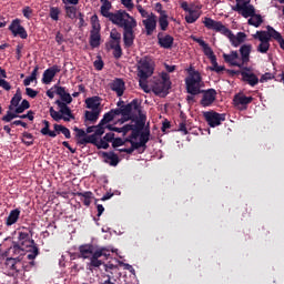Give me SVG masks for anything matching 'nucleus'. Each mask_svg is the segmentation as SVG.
<instances>
[{
  "label": "nucleus",
  "instance_id": "obj_1",
  "mask_svg": "<svg viewBox=\"0 0 284 284\" xmlns=\"http://www.w3.org/2000/svg\"><path fill=\"white\" fill-rule=\"evenodd\" d=\"M102 6L100 12L102 17L109 19L111 23L123 28V42L125 48H132L134 45V28H136V20L125 10H118L114 13L110 12L112 10V2L110 0H100Z\"/></svg>",
  "mask_w": 284,
  "mask_h": 284
},
{
  "label": "nucleus",
  "instance_id": "obj_2",
  "mask_svg": "<svg viewBox=\"0 0 284 284\" xmlns=\"http://www.w3.org/2000/svg\"><path fill=\"white\" fill-rule=\"evenodd\" d=\"M203 23L207 30H213L214 32H220L224 37H227L233 48H239L242 43H245V39H247V34L245 32H237L236 36L224 26L223 22L216 21L212 18L205 17Z\"/></svg>",
  "mask_w": 284,
  "mask_h": 284
},
{
  "label": "nucleus",
  "instance_id": "obj_3",
  "mask_svg": "<svg viewBox=\"0 0 284 284\" xmlns=\"http://www.w3.org/2000/svg\"><path fill=\"white\" fill-rule=\"evenodd\" d=\"M55 105H58L59 111H55L53 106L49 109V114L53 121H64L65 123H70V121H74L75 116L74 113H72V109L68 106L64 102H61V100L55 101Z\"/></svg>",
  "mask_w": 284,
  "mask_h": 284
},
{
  "label": "nucleus",
  "instance_id": "obj_4",
  "mask_svg": "<svg viewBox=\"0 0 284 284\" xmlns=\"http://www.w3.org/2000/svg\"><path fill=\"white\" fill-rule=\"evenodd\" d=\"M111 114L114 116H126L125 121H134V114L132 112H138L141 114V103L139 102V99H133L130 103L122 105L118 109H112Z\"/></svg>",
  "mask_w": 284,
  "mask_h": 284
},
{
  "label": "nucleus",
  "instance_id": "obj_5",
  "mask_svg": "<svg viewBox=\"0 0 284 284\" xmlns=\"http://www.w3.org/2000/svg\"><path fill=\"white\" fill-rule=\"evenodd\" d=\"M172 89V81L170 80V73L162 72L161 78L156 80L152 87V92L158 97H168Z\"/></svg>",
  "mask_w": 284,
  "mask_h": 284
},
{
  "label": "nucleus",
  "instance_id": "obj_6",
  "mask_svg": "<svg viewBox=\"0 0 284 284\" xmlns=\"http://www.w3.org/2000/svg\"><path fill=\"white\" fill-rule=\"evenodd\" d=\"M154 60L152 57L145 55L138 61V77L139 79H150L154 74Z\"/></svg>",
  "mask_w": 284,
  "mask_h": 284
},
{
  "label": "nucleus",
  "instance_id": "obj_7",
  "mask_svg": "<svg viewBox=\"0 0 284 284\" xmlns=\"http://www.w3.org/2000/svg\"><path fill=\"white\" fill-rule=\"evenodd\" d=\"M186 83V92L192 94V97H196V94H201V73L199 71H193L190 73V77L185 79Z\"/></svg>",
  "mask_w": 284,
  "mask_h": 284
},
{
  "label": "nucleus",
  "instance_id": "obj_8",
  "mask_svg": "<svg viewBox=\"0 0 284 284\" xmlns=\"http://www.w3.org/2000/svg\"><path fill=\"white\" fill-rule=\"evenodd\" d=\"M102 256L105 258V261H108V258H110V250L106 247L97 248L90 257V266L101 267V265H103V261L100 260Z\"/></svg>",
  "mask_w": 284,
  "mask_h": 284
},
{
  "label": "nucleus",
  "instance_id": "obj_9",
  "mask_svg": "<svg viewBox=\"0 0 284 284\" xmlns=\"http://www.w3.org/2000/svg\"><path fill=\"white\" fill-rule=\"evenodd\" d=\"M225 113H219L216 111L204 112V119L210 128H217L223 121H225Z\"/></svg>",
  "mask_w": 284,
  "mask_h": 284
},
{
  "label": "nucleus",
  "instance_id": "obj_10",
  "mask_svg": "<svg viewBox=\"0 0 284 284\" xmlns=\"http://www.w3.org/2000/svg\"><path fill=\"white\" fill-rule=\"evenodd\" d=\"M200 94H202V99L200 101V104L202 108H210L216 101V91L214 89H207L200 91Z\"/></svg>",
  "mask_w": 284,
  "mask_h": 284
},
{
  "label": "nucleus",
  "instance_id": "obj_11",
  "mask_svg": "<svg viewBox=\"0 0 284 284\" xmlns=\"http://www.w3.org/2000/svg\"><path fill=\"white\" fill-rule=\"evenodd\" d=\"M253 39H257L260 41V44L257 45V52L261 54H267L270 51V40L265 33H261L256 31L255 34H253Z\"/></svg>",
  "mask_w": 284,
  "mask_h": 284
},
{
  "label": "nucleus",
  "instance_id": "obj_12",
  "mask_svg": "<svg viewBox=\"0 0 284 284\" xmlns=\"http://www.w3.org/2000/svg\"><path fill=\"white\" fill-rule=\"evenodd\" d=\"M16 243L24 250H28L29 247L37 245V242L32 240V233L30 234L23 231L18 233V242Z\"/></svg>",
  "mask_w": 284,
  "mask_h": 284
},
{
  "label": "nucleus",
  "instance_id": "obj_13",
  "mask_svg": "<svg viewBox=\"0 0 284 284\" xmlns=\"http://www.w3.org/2000/svg\"><path fill=\"white\" fill-rule=\"evenodd\" d=\"M10 32H12L13 37H20V39H28V31L26 28L21 26V20L16 19L9 26Z\"/></svg>",
  "mask_w": 284,
  "mask_h": 284
},
{
  "label": "nucleus",
  "instance_id": "obj_14",
  "mask_svg": "<svg viewBox=\"0 0 284 284\" xmlns=\"http://www.w3.org/2000/svg\"><path fill=\"white\" fill-rule=\"evenodd\" d=\"M59 72H61V67L57 64L44 70L42 75V83H44V85H50V83H52V80L54 79V77H57V74H59Z\"/></svg>",
  "mask_w": 284,
  "mask_h": 284
},
{
  "label": "nucleus",
  "instance_id": "obj_15",
  "mask_svg": "<svg viewBox=\"0 0 284 284\" xmlns=\"http://www.w3.org/2000/svg\"><path fill=\"white\" fill-rule=\"evenodd\" d=\"M158 43L160 48H163L164 50H172V45H174V37L165 34L163 32H159Z\"/></svg>",
  "mask_w": 284,
  "mask_h": 284
},
{
  "label": "nucleus",
  "instance_id": "obj_16",
  "mask_svg": "<svg viewBox=\"0 0 284 284\" xmlns=\"http://www.w3.org/2000/svg\"><path fill=\"white\" fill-rule=\"evenodd\" d=\"M232 10L241 14L244 19H251L256 13V9L250 3L244 7H233Z\"/></svg>",
  "mask_w": 284,
  "mask_h": 284
},
{
  "label": "nucleus",
  "instance_id": "obj_17",
  "mask_svg": "<svg viewBox=\"0 0 284 284\" xmlns=\"http://www.w3.org/2000/svg\"><path fill=\"white\" fill-rule=\"evenodd\" d=\"M140 114V120L135 121V124H132L131 129V139L138 140L140 134H143V129L145 128V120H143V115Z\"/></svg>",
  "mask_w": 284,
  "mask_h": 284
},
{
  "label": "nucleus",
  "instance_id": "obj_18",
  "mask_svg": "<svg viewBox=\"0 0 284 284\" xmlns=\"http://www.w3.org/2000/svg\"><path fill=\"white\" fill-rule=\"evenodd\" d=\"M253 101H254L253 97H247L243 93H237L233 98L234 105L236 108H239V105H242L244 110H247V105H250V103H252Z\"/></svg>",
  "mask_w": 284,
  "mask_h": 284
},
{
  "label": "nucleus",
  "instance_id": "obj_19",
  "mask_svg": "<svg viewBox=\"0 0 284 284\" xmlns=\"http://www.w3.org/2000/svg\"><path fill=\"white\" fill-rule=\"evenodd\" d=\"M146 37H152L154 34V30H156V16L154 13H151L149 18L142 21Z\"/></svg>",
  "mask_w": 284,
  "mask_h": 284
},
{
  "label": "nucleus",
  "instance_id": "obj_20",
  "mask_svg": "<svg viewBox=\"0 0 284 284\" xmlns=\"http://www.w3.org/2000/svg\"><path fill=\"white\" fill-rule=\"evenodd\" d=\"M110 89L116 93V97H123L125 92V82L121 78H116L110 84Z\"/></svg>",
  "mask_w": 284,
  "mask_h": 284
},
{
  "label": "nucleus",
  "instance_id": "obj_21",
  "mask_svg": "<svg viewBox=\"0 0 284 284\" xmlns=\"http://www.w3.org/2000/svg\"><path fill=\"white\" fill-rule=\"evenodd\" d=\"M24 110L28 109H24L22 104H18V106L13 109V112L7 111V114L2 116V121H4V123H10L13 119H18L20 114H23Z\"/></svg>",
  "mask_w": 284,
  "mask_h": 284
},
{
  "label": "nucleus",
  "instance_id": "obj_22",
  "mask_svg": "<svg viewBox=\"0 0 284 284\" xmlns=\"http://www.w3.org/2000/svg\"><path fill=\"white\" fill-rule=\"evenodd\" d=\"M102 156L104 158V162L109 163L112 168H116V165L121 163V159H119V155L113 151L102 152Z\"/></svg>",
  "mask_w": 284,
  "mask_h": 284
},
{
  "label": "nucleus",
  "instance_id": "obj_23",
  "mask_svg": "<svg viewBox=\"0 0 284 284\" xmlns=\"http://www.w3.org/2000/svg\"><path fill=\"white\" fill-rule=\"evenodd\" d=\"M223 59L225 63H230V65L235 68H243V64L236 61V59H239V51H231L230 54L223 53Z\"/></svg>",
  "mask_w": 284,
  "mask_h": 284
},
{
  "label": "nucleus",
  "instance_id": "obj_24",
  "mask_svg": "<svg viewBox=\"0 0 284 284\" xmlns=\"http://www.w3.org/2000/svg\"><path fill=\"white\" fill-rule=\"evenodd\" d=\"M267 31H258L262 34H265L268 41H272L274 39L275 41L280 42L283 39V36L278 31L275 30L274 27L267 26L266 27Z\"/></svg>",
  "mask_w": 284,
  "mask_h": 284
},
{
  "label": "nucleus",
  "instance_id": "obj_25",
  "mask_svg": "<svg viewBox=\"0 0 284 284\" xmlns=\"http://www.w3.org/2000/svg\"><path fill=\"white\" fill-rule=\"evenodd\" d=\"M79 252L81 258H92V254H94L97 250L92 244H83L79 246Z\"/></svg>",
  "mask_w": 284,
  "mask_h": 284
},
{
  "label": "nucleus",
  "instance_id": "obj_26",
  "mask_svg": "<svg viewBox=\"0 0 284 284\" xmlns=\"http://www.w3.org/2000/svg\"><path fill=\"white\" fill-rule=\"evenodd\" d=\"M75 196L80 197V201L85 207H90V205H92V199H94V193H92V191L77 192Z\"/></svg>",
  "mask_w": 284,
  "mask_h": 284
},
{
  "label": "nucleus",
  "instance_id": "obj_27",
  "mask_svg": "<svg viewBox=\"0 0 284 284\" xmlns=\"http://www.w3.org/2000/svg\"><path fill=\"white\" fill-rule=\"evenodd\" d=\"M9 254H11V256H26V250L17 242H12V246L6 252V256Z\"/></svg>",
  "mask_w": 284,
  "mask_h": 284
},
{
  "label": "nucleus",
  "instance_id": "obj_28",
  "mask_svg": "<svg viewBox=\"0 0 284 284\" xmlns=\"http://www.w3.org/2000/svg\"><path fill=\"white\" fill-rule=\"evenodd\" d=\"M241 77L245 83H248L251 88H254V85H258V77L254 73H250L246 71H241Z\"/></svg>",
  "mask_w": 284,
  "mask_h": 284
},
{
  "label": "nucleus",
  "instance_id": "obj_29",
  "mask_svg": "<svg viewBox=\"0 0 284 284\" xmlns=\"http://www.w3.org/2000/svg\"><path fill=\"white\" fill-rule=\"evenodd\" d=\"M240 54L242 59V65L250 62V54H252V44H243L240 48Z\"/></svg>",
  "mask_w": 284,
  "mask_h": 284
},
{
  "label": "nucleus",
  "instance_id": "obj_30",
  "mask_svg": "<svg viewBox=\"0 0 284 284\" xmlns=\"http://www.w3.org/2000/svg\"><path fill=\"white\" fill-rule=\"evenodd\" d=\"M23 99V95L21 93V89H17L16 94L12 97L9 105V112L14 111L16 108H19V103H21V100Z\"/></svg>",
  "mask_w": 284,
  "mask_h": 284
},
{
  "label": "nucleus",
  "instance_id": "obj_31",
  "mask_svg": "<svg viewBox=\"0 0 284 284\" xmlns=\"http://www.w3.org/2000/svg\"><path fill=\"white\" fill-rule=\"evenodd\" d=\"M19 216H21V211L19 209L12 210L7 217L6 225H8V227H10V225H14V223L19 221Z\"/></svg>",
  "mask_w": 284,
  "mask_h": 284
},
{
  "label": "nucleus",
  "instance_id": "obj_32",
  "mask_svg": "<svg viewBox=\"0 0 284 284\" xmlns=\"http://www.w3.org/2000/svg\"><path fill=\"white\" fill-rule=\"evenodd\" d=\"M79 145H88V143H91L92 145H95L99 143V138L95 135V133L87 135L85 138H82L78 140Z\"/></svg>",
  "mask_w": 284,
  "mask_h": 284
},
{
  "label": "nucleus",
  "instance_id": "obj_33",
  "mask_svg": "<svg viewBox=\"0 0 284 284\" xmlns=\"http://www.w3.org/2000/svg\"><path fill=\"white\" fill-rule=\"evenodd\" d=\"M44 128L40 130L43 136H50L51 139H57V132L50 130V122L48 120L42 121Z\"/></svg>",
  "mask_w": 284,
  "mask_h": 284
},
{
  "label": "nucleus",
  "instance_id": "obj_34",
  "mask_svg": "<svg viewBox=\"0 0 284 284\" xmlns=\"http://www.w3.org/2000/svg\"><path fill=\"white\" fill-rule=\"evenodd\" d=\"M101 98L99 97H91L85 100L87 108L89 110H98L101 105Z\"/></svg>",
  "mask_w": 284,
  "mask_h": 284
},
{
  "label": "nucleus",
  "instance_id": "obj_35",
  "mask_svg": "<svg viewBox=\"0 0 284 284\" xmlns=\"http://www.w3.org/2000/svg\"><path fill=\"white\" fill-rule=\"evenodd\" d=\"M140 145L143 148V152L148 149V142L150 141V130L145 129L140 135Z\"/></svg>",
  "mask_w": 284,
  "mask_h": 284
},
{
  "label": "nucleus",
  "instance_id": "obj_36",
  "mask_svg": "<svg viewBox=\"0 0 284 284\" xmlns=\"http://www.w3.org/2000/svg\"><path fill=\"white\" fill-rule=\"evenodd\" d=\"M247 23L248 26H253V28H261L263 24V17L258 13H255L247 20Z\"/></svg>",
  "mask_w": 284,
  "mask_h": 284
},
{
  "label": "nucleus",
  "instance_id": "obj_37",
  "mask_svg": "<svg viewBox=\"0 0 284 284\" xmlns=\"http://www.w3.org/2000/svg\"><path fill=\"white\" fill-rule=\"evenodd\" d=\"M97 123L99 121V111H85L84 113V123Z\"/></svg>",
  "mask_w": 284,
  "mask_h": 284
},
{
  "label": "nucleus",
  "instance_id": "obj_38",
  "mask_svg": "<svg viewBox=\"0 0 284 284\" xmlns=\"http://www.w3.org/2000/svg\"><path fill=\"white\" fill-rule=\"evenodd\" d=\"M110 48L113 50L114 59H121V57H123V49H121V43H114V41H111Z\"/></svg>",
  "mask_w": 284,
  "mask_h": 284
},
{
  "label": "nucleus",
  "instance_id": "obj_39",
  "mask_svg": "<svg viewBox=\"0 0 284 284\" xmlns=\"http://www.w3.org/2000/svg\"><path fill=\"white\" fill-rule=\"evenodd\" d=\"M90 45L91 48H99L101 45V33L90 32Z\"/></svg>",
  "mask_w": 284,
  "mask_h": 284
},
{
  "label": "nucleus",
  "instance_id": "obj_40",
  "mask_svg": "<svg viewBox=\"0 0 284 284\" xmlns=\"http://www.w3.org/2000/svg\"><path fill=\"white\" fill-rule=\"evenodd\" d=\"M27 252H30L27 255L28 261H34L37 256H39V246H37V244H34L33 246H29V248L26 250V253Z\"/></svg>",
  "mask_w": 284,
  "mask_h": 284
},
{
  "label": "nucleus",
  "instance_id": "obj_41",
  "mask_svg": "<svg viewBox=\"0 0 284 284\" xmlns=\"http://www.w3.org/2000/svg\"><path fill=\"white\" fill-rule=\"evenodd\" d=\"M168 13H162V16L159 17V26L162 32H165L170 26V21H168Z\"/></svg>",
  "mask_w": 284,
  "mask_h": 284
},
{
  "label": "nucleus",
  "instance_id": "obj_42",
  "mask_svg": "<svg viewBox=\"0 0 284 284\" xmlns=\"http://www.w3.org/2000/svg\"><path fill=\"white\" fill-rule=\"evenodd\" d=\"M200 17L201 14L199 13V11L192 9L191 12H189V14L185 16V21L186 23H196Z\"/></svg>",
  "mask_w": 284,
  "mask_h": 284
},
{
  "label": "nucleus",
  "instance_id": "obj_43",
  "mask_svg": "<svg viewBox=\"0 0 284 284\" xmlns=\"http://www.w3.org/2000/svg\"><path fill=\"white\" fill-rule=\"evenodd\" d=\"M21 142L24 145H34V135H32V133L23 132Z\"/></svg>",
  "mask_w": 284,
  "mask_h": 284
},
{
  "label": "nucleus",
  "instance_id": "obj_44",
  "mask_svg": "<svg viewBox=\"0 0 284 284\" xmlns=\"http://www.w3.org/2000/svg\"><path fill=\"white\" fill-rule=\"evenodd\" d=\"M212 67H210L211 72H216L217 74H221V72H224L225 67L219 65V62L216 61V58H213L211 60Z\"/></svg>",
  "mask_w": 284,
  "mask_h": 284
},
{
  "label": "nucleus",
  "instance_id": "obj_45",
  "mask_svg": "<svg viewBox=\"0 0 284 284\" xmlns=\"http://www.w3.org/2000/svg\"><path fill=\"white\" fill-rule=\"evenodd\" d=\"M73 6H65L64 10H65V14L68 17V19H77V7Z\"/></svg>",
  "mask_w": 284,
  "mask_h": 284
},
{
  "label": "nucleus",
  "instance_id": "obj_46",
  "mask_svg": "<svg viewBox=\"0 0 284 284\" xmlns=\"http://www.w3.org/2000/svg\"><path fill=\"white\" fill-rule=\"evenodd\" d=\"M110 38L114 43H121V33L116 29L111 31Z\"/></svg>",
  "mask_w": 284,
  "mask_h": 284
},
{
  "label": "nucleus",
  "instance_id": "obj_47",
  "mask_svg": "<svg viewBox=\"0 0 284 284\" xmlns=\"http://www.w3.org/2000/svg\"><path fill=\"white\" fill-rule=\"evenodd\" d=\"M203 52H204L205 57H207V59H210V61H212L213 59H216V55L214 54V51L212 50L210 44L203 49Z\"/></svg>",
  "mask_w": 284,
  "mask_h": 284
},
{
  "label": "nucleus",
  "instance_id": "obj_48",
  "mask_svg": "<svg viewBox=\"0 0 284 284\" xmlns=\"http://www.w3.org/2000/svg\"><path fill=\"white\" fill-rule=\"evenodd\" d=\"M59 14H61V11L57 7H51L50 8V18L53 21H57L59 19Z\"/></svg>",
  "mask_w": 284,
  "mask_h": 284
},
{
  "label": "nucleus",
  "instance_id": "obj_49",
  "mask_svg": "<svg viewBox=\"0 0 284 284\" xmlns=\"http://www.w3.org/2000/svg\"><path fill=\"white\" fill-rule=\"evenodd\" d=\"M18 258L19 257H7V260H6L7 267H9V270L13 271L17 265Z\"/></svg>",
  "mask_w": 284,
  "mask_h": 284
},
{
  "label": "nucleus",
  "instance_id": "obj_50",
  "mask_svg": "<svg viewBox=\"0 0 284 284\" xmlns=\"http://www.w3.org/2000/svg\"><path fill=\"white\" fill-rule=\"evenodd\" d=\"M95 148H98V150H108V148H110V143H108V141H105L103 138L98 142V144H95Z\"/></svg>",
  "mask_w": 284,
  "mask_h": 284
},
{
  "label": "nucleus",
  "instance_id": "obj_51",
  "mask_svg": "<svg viewBox=\"0 0 284 284\" xmlns=\"http://www.w3.org/2000/svg\"><path fill=\"white\" fill-rule=\"evenodd\" d=\"M74 132H77L75 136L77 139H79V141H81V139H85V136L88 135V133H85V131L83 129H79L78 126H74Z\"/></svg>",
  "mask_w": 284,
  "mask_h": 284
},
{
  "label": "nucleus",
  "instance_id": "obj_52",
  "mask_svg": "<svg viewBox=\"0 0 284 284\" xmlns=\"http://www.w3.org/2000/svg\"><path fill=\"white\" fill-rule=\"evenodd\" d=\"M60 99V101L65 103V105H70V103H72V95H70L68 92L64 95H61Z\"/></svg>",
  "mask_w": 284,
  "mask_h": 284
},
{
  "label": "nucleus",
  "instance_id": "obj_53",
  "mask_svg": "<svg viewBox=\"0 0 284 284\" xmlns=\"http://www.w3.org/2000/svg\"><path fill=\"white\" fill-rule=\"evenodd\" d=\"M139 85L143 89L144 92H150V87H148V79L140 78Z\"/></svg>",
  "mask_w": 284,
  "mask_h": 284
},
{
  "label": "nucleus",
  "instance_id": "obj_54",
  "mask_svg": "<svg viewBox=\"0 0 284 284\" xmlns=\"http://www.w3.org/2000/svg\"><path fill=\"white\" fill-rule=\"evenodd\" d=\"M95 136H103L105 134V128L101 126V124L95 125V131L93 133Z\"/></svg>",
  "mask_w": 284,
  "mask_h": 284
},
{
  "label": "nucleus",
  "instance_id": "obj_55",
  "mask_svg": "<svg viewBox=\"0 0 284 284\" xmlns=\"http://www.w3.org/2000/svg\"><path fill=\"white\" fill-rule=\"evenodd\" d=\"M93 65L95 70L101 71L103 70V65L105 64L103 63V60L101 59V57H98V59L93 62Z\"/></svg>",
  "mask_w": 284,
  "mask_h": 284
},
{
  "label": "nucleus",
  "instance_id": "obj_56",
  "mask_svg": "<svg viewBox=\"0 0 284 284\" xmlns=\"http://www.w3.org/2000/svg\"><path fill=\"white\" fill-rule=\"evenodd\" d=\"M121 145H125V141L121 138H114L112 142V148L116 149V148H121Z\"/></svg>",
  "mask_w": 284,
  "mask_h": 284
},
{
  "label": "nucleus",
  "instance_id": "obj_57",
  "mask_svg": "<svg viewBox=\"0 0 284 284\" xmlns=\"http://www.w3.org/2000/svg\"><path fill=\"white\" fill-rule=\"evenodd\" d=\"M122 6L126 8V10L132 11L134 10V2L132 0H121Z\"/></svg>",
  "mask_w": 284,
  "mask_h": 284
},
{
  "label": "nucleus",
  "instance_id": "obj_58",
  "mask_svg": "<svg viewBox=\"0 0 284 284\" xmlns=\"http://www.w3.org/2000/svg\"><path fill=\"white\" fill-rule=\"evenodd\" d=\"M26 94H27V97H30V99H37V95L39 94V91H36L32 88H27L26 89Z\"/></svg>",
  "mask_w": 284,
  "mask_h": 284
},
{
  "label": "nucleus",
  "instance_id": "obj_59",
  "mask_svg": "<svg viewBox=\"0 0 284 284\" xmlns=\"http://www.w3.org/2000/svg\"><path fill=\"white\" fill-rule=\"evenodd\" d=\"M0 88H3L7 92H10L12 90V85H10V82L6 81L4 79H0Z\"/></svg>",
  "mask_w": 284,
  "mask_h": 284
},
{
  "label": "nucleus",
  "instance_id": "obj_60",
  "mask_svg": "<svg viewBox=\"0 0 284 284\" xmlns=\"http://www.w3.org/2000/svg\"><path fill=\"white\" fill-rule=\"evenodd\" d=\"M53 88L55 90V94H58V97H60V98L63 97L65 93H68L65 91V87H59L55 84Z\"/></svg>",
  "mask_w": 284,
  "mask_h": 284
},
{
  "label": "nucleus",
  "instance_id": "obj_61",
  "mask_svg": "<svg viewBox=\"0 0 284 284\" xmlns=\"http://www.w3.org/2000/svg\"><path fill=\"white\" fill-rule=\"evenodd\" d=\"M78 19H79V28H85V26H88V23H85V14L79 12Z\"/></svg>",
  "mask_w": 284,
  "mask_h": 284
},
{
  "label": "nucleus",
  "instance_id": "obj_62",
  "mask_svg": "<svg viewBox=\"0 0 284 284\" xmlns=\"http://www.w3.org/2000/svg\"><path fill=\"white\" fill-rule=\"evenodd\" d=\"M23 265L24 263H22L21 260H19L18 257V260L16 261V267H13V272H17V273L22 272Z\"/></svg>",
  "mask_w": 284,
  "mask_h": 284
},
{
  "label": "nucleus",
  "instance_id": "obj_63",
  "mask_svg": "<svg viewBox=\"0 0 284 284\" xmlns=\"http://www.w3.org/2000/svg\"><path fill=\"white\" fill-rule=\"evenodd\" d=\"M21 50H23V44H18L16 48V59L17 61H21V58L23 57L21 54Z\"/></svg>",
  "mask_w": 284,
  "mask_h": 284
},
{
  "label": "nucleus",
  "instance_id": "obj_64",
  "mask_svg": "<svg viewBox=\"0 0 284 284\" xmlns=\"http://www.w3.org/2000/svg\"><path fill=\"white\" fill-rule=\"evenodd\" d=\"M22 14L26 19H30L32 17V10L30 9V7H26L22 10Z\"/></svg>",
  "mask_w": 284,
  "mask_h": 284
}]
</instances>
